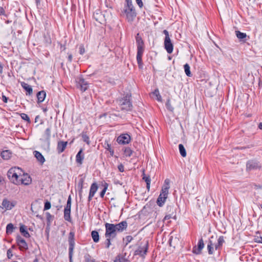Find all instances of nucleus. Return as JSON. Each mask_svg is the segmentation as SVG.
Returning a JSON list of instances; mask_svg holds the SVG:
<instances>
[{
	"label": "nucleus",
	"instance_id": "f257e3e1",
	"mask_svg": "<svg viewBox=\"0 0 262 262\" xmlns=\"http://www.w3.org/2000/svg\"><path fill=\"white\" fill-rule=\"evenodd\" d=\"M127 227V223L126 221H122L116 224L106 223L105 224V236L114 238L116 236L117 233L122 232L124 230H126Z\"/></svg>",
	"mask_w": 262,
	"mask_h": 262
},
{
	"label": "nucleus",
	"instance_id": "f03ea898",
	"mask_svg": "<svg viewBox=\"0 0 262 262\" xmlns=\"http://www.w3.org/2000/svg\"><path fill=\"white\" fill-rule=\"evenodd\" d=\"M21 169L18 167H12L7 172V176L10 181L16 185L19 184V178L21 174Z\"/></svg>",
	"mask_w": 262,
	"mask_h": 262
},
{
	"label": "nucleus",
	"instance_id": "7ed1b4c3",
	"mask_svg": "<svg viewBox=\"0 0 262 262\" xmlns=\"http://www.w3.org/2000/svg\"><path fill=\"white\" fill-rule=\"evenodd\" d=\"M131 95L127 94L123 98L117 100L121 110L129 111L132 110V104L130 101Z\"/></svg>",
	"mask_w": 262,
	"mask_h": 262
},
{
	"label": "nucleus",
	"instance_id": "20e7f679",
	"mask_svg": "<svg viewBox=\"0 0 262 262\" xmlns=\"http://www.w3.org/2000/svg\"><path fill=\"white\" fill-rule=\"evenodd\" d=\"M124 12L128 21H132L135 18L136 13L131 1L126 0V5L125 6Z\"/></svg>",
	"mask_w": 262,
	"mask_h": 262
},
{
	"label": "nucleus",
	"instance_id": "39448f33",
	"mask_svg": "<svg viewBox=\"0 0 262 262\" xmlns=\"http://www.w3.org/2000/svg\"><path fill=\"white\" fill-rule=\"evenodd\" d=\"M163 33L165 35L164 39V47L168 53L171 54L173 49V46L170 38L168 32L166 30L163 31Z\"/></svg>",
	"mask_w": 262,
	"mask_h": 262
},
{
	"label": "nucleus",
	"instance_id": "423d86ee",
	"mask_svg": "<svg viewBox=\"0 0 262 262\" xmlns=\"http://www.w3.org/2000/svg\"><path fill=\"white\" fill-rule=\"evenodd\" d=\"M71 198L70 195L68 197L67 205L64 209V219L66 221L69 222H72L71 217Z\"/></svg>",
	"mask_w": 262,
	"mask_h": 262
},
{
	"label": "nucleus",
	"instance_id": "0eeeda50",
	"mask_svg": "<svg viewBox=\"0 0 262 262\" xmlns=\"http://www.w3.org/2000/svg\"><path fill=\"white\" fill-rule=\"evenodd\" d=\"M148 243L147 241L142 242L141 245L135 251L136 255H139L142 257H144L146 254L148 249Z\"/></svg>",
	"mask_w": 262,
	"mask_h": 262
},
{
	"label": "nucleus",
	"instance_id": "6e6552de",
	"mask_svg": "<svg viewBox=\"0 0 262 262\" xmlns=\"http://www.w3.org/2000/svg\"><path fill=\"white\" fill-rule=\"evenodd\" d=\"M169 188L170 180L168 179H166L164 181V184L162 186V190L159 195L162 196L163 198L167 199Z\"/></svg>",
	"mask_w": 262,
	"mask_h": 262
},
{
	"label": "nucleus",
	"instance_id": "1a4fd4ad",
	"mask_svg": "<svg viewBox=\"0 0 262 262\" xmlns=\"http://www.w3.org/2000/svg\"><path fill=\"white\" fill-rule=\"evenodd\" d=\"M144 51V46L137 47V61L139 69L143 68L142 55Z\"/></svg>",
	"mask_w": 262,
	"mask_h": 262
},
{
	"label": "nucleus",
	"instance_id": "9d476101",
	"mask_svg": "<svg viewBox=\"0 0 262 262\" xmlns=\"http://www.w3.org/2000/svg\"><path fill=\"white\" fill-rule=\"evenodd\" d=\"M260 167L259 163L255 160L248 161L246 164V170L247 171L260 169Z\"/></svg>",
	"mask_w": 262,
	"mask_h": 262
},
{
	"label": "nucleus",
	"instance_id": "9b49d317",
	"mask_svg": "<svg viewBox=\"0 0 262 262\" xmlns=\"http://www.w3.org/2000/svg\"><path fill=\"white\" fill-rule=\"evenodd\" d=\"M131 140L130 136L128 134L120 135L117 139V142L120 144H128Z\"/></svg>",
	"mask_w": 262,
	"mask_h": 262
},
{
	"label": "nucleus",
	"instance_id": "f8f14e48",
	"mask_svg": "<svg viewBox=\"0 0 262 262\" xmlns=\"http://www.w3.org/2000/svg\"><path fill=\"white\" fill-rule=\"evenodd\" d=\"M16 241L18 246L19 247V249L21 251H24L28 249V244L20 235H17L16 238Z\"/></svg>",
	"mask_w": 262,
	"mask_h": 262
},
{
	"label": "nucleus",
	"instance_id": "ddd939ff",
	"mask_svg": "<svg viewBox=\"0 0 262 262\" xmlns=\"http://www.w3.org/2000/svg\"><path fill=\"white\" fill-rule=\"evenodd\" d=\"M31 182L32 179L30 176L27 173H24L20 175L18 185L23 184L28 185L31 184Z\"/></svg>",
	"mask_w": 262,
	"mask_h": 262
},
{
	"label": "nucleus",
	"instance_id": "4468645a",
	"mask_svg": "<svg viewBox=\"0 0 262 262\" xmlns=\"http://www.w3.org/2000/svg\"><path fill=\"white\" fill-rule=\"evenodd\" d=\"M77 87L79 88L82 92L85 91L88 88V83L84 79L81 77H79L77 79Z\"/></svg>",
	"mask_w": 262,
	"mask_h": 262
},
{
	"label": "nucleus",
	"instance_id": "2eb2a0df",
	"mask_svg": "<svg viewBox=\"0 0 262 262\" xmlns=\"http://www.w3.org/2000/svg\"><path fill=\"white\" fill-rule=\"evenodd\" d=\"M75 234L73 232H70L69 235V251H70V254H71L72 252H73V250L75 246V239H74Z\"/></svg>",
	"mask_w": 262,
	"mask_h": 262
},
{
	"label": "nucleus",
	"instance_id": "dca6fc26",
	"mask_svg": "<svg viewBox=\"0 0 262 262\" xmlns=\"http://www.w3.org/2000/svg\"><path fill=\"white\" fill-rule=\"evenodd\" d=\"M204 247V241L202 238L199 239V242L198 243V247L196 246L194 247L192 250V252L193 253L196 254H200L201 253L202 250L203 249Z\"/></svg>",
	"mask_w": 262,
	"mask_h": 262
},
{
	"label": "nucleus",
	"instance_id": "f3484780",
	"mask_svg": "<svg viewBox=\"0 0 262 262\" xmlns=\"http://www.w3.org/2000/svg\"><path fill=\"white\" fill-rule=\"evenodd\" d=\"M98 189V186L97 184L96 183H93L90 187V192H89V195L88 197V201L90 202L92 200L93 197L94 196L95 193L97 191Z\"/></svg>",
	"mask_w": 262,
	"mask_h": 262
},
{
	"label": "nucleus",
	"instance_id": "a211bd4d",
	"mask_svg": "<svg viewBox=\"0 0 262 262\" xmlns=\"http://www.w3.org/2000/svg\"><path fill=\"white\" fill-rule=\"evenodd\" d=\"M93 17L98 22L102 24L104 20V16L99 10H97L94 13Z\"/></svg>",
	"mask_w": 262,
	"mask_h": 262
},
{
	"label": "nucleus",
	"instance_id": "6ab92c4d",
	"mask_svg": "<svg viewBox=\"0 0 262 262\" xmlns=\"http://www.w3.org/2000/svg\"><path fill=\"white\" fill-rule=\"evenodd\" d=\"M84 159V154L83 153V149L81 148L78 151L76 156V161L77 164L81 165L83 163Z\"/></svg>",
	"mask_w": 262,
	"mask_h": 262
},
{
	"label": "nucleus",
	"instance_id": "aec40b11",
	"mask_svg": "<svg viewBox=\"0 0 262 262\" xmlns=\"http://www.w3.org/2000/svg\"><path fill=\"white\" fill-rule=\"evenodd\" d=\"M67 142L66 141H59L58 142L57 149L58 153L60 154L67 147Z\"/></svg>",
	"mask_w": 262,
	"mask_h": 262
},
{
	"label": "nucleus",
	"instance_id": "412c9836",
	"mask_svg": "<svg viewBox=\"0 0 262 262\" xmlns=\"http://www.w3.org/2000/svg\"><path fill=\"white\" fill-rule=\"evenodd\" d=\"M2 205L7 210L11 209L15 206V203L11 202L7 199H4L2 202Z\"/></svg>",
	"mask_w": 262,
	"mask_h": 262
},
{
	"label": "nucleus",
	"instance_id": "4be33fe9",
	"mask_svg": "<svg viewBox=\"0 0 262 262\" xmlns=\"http://www.w3.org/2000/svg\"><path fill=\"white\" fill-rule=\"evenodd\" d=\"M43 140L47 142L48 145L50 144V141L51 138V127H48L43 135Z\"/></svg>",
	"mask_w": 262,
	"mask_h": 262
},
{
	"label": "nucleus",
	"instance_id": "5701e85b",
	"mask_svg": "<svg viewBox=\"0 0 262 262\" xmlns=\"http://www.w3.org/2000/svg\"><path fill=\"white\" fill-rule=\"evenodd\" d=\"M34 155L35 157L36 158L37 161L41 164H43L44 162H45V159L44 157L42 156V155L38 151H34L33 152Z\"/></svg>",
	"mask_w": 262,
	"mask_h": 262
},
{
	"label": "nucleus",
	"instance_id": "b1692460",
	"mask_svg": "<svg viewBox=\"0 0 262 262\" xmlns=\"http://www.w3.org/2000/svg\"><path fill=\"white\" fill-rule=\"evenodd\" d=\"M46 93L44 91H41L37 93V102L38 103L42 102L46 97Z\"/></svg>",
	"mask_w": 262,
	"mask_h": 262
},
{
	"label": "nucleus",
	"instance_id": "393cba45",
	"mask_svg": "<svg viewBox=\"0 0 262 262\" xmlns=\"http://www.w3.org/2000/svg\"><path fill=\"white\" fill-rule=\"evenodd\" d=\"M19 230L24 237L29 238L30 236L29 233L27 230V227L25 225H21L20 226Z\"/></svg>",
	"mask_w": 262,
	"mask_h": 262
},
{
	"label": "nucleus",
	"instance_id": "a878e982",
	"mask_svg": "<svg viewBox=\"0 0 262 262\" xmlns=\"http://www.w3.org/2000/svg\"><path fill=\"white\" fill-rule=\"evenodd\" d=\"M142 179L146 182V188L148 189V190H149L150 188V178L149 176H146L145 174V173H144V171H143Z\"/></svg>",
	"mask_w": 262,
	"mask_h": 262
},
{
	"label": "nucleus",
	"instance_id": "bb28decb",
	"mask_svg": "<svg viewBox=\"0 0 262 262\" xmlns=\"http://www.w3.org/2000/svg\"><path fill=\"white\" fill-rule=\"evenodd\" d=\"M114 262H130L124 256L121 254L118 255L116 257Z\"/></svg>",
	"mask_w": 262,
	"mask_h": 262
},
{
	"label": "nucleus",
	"instance_id": "cd10ccee",
	"mask_svg": "<svg viewBox=\"0 0 262 262\" xmlns=\"http://www.w3.org/2000/svg\"><path fill=\"white\" fill-rule=\"evenodd\" d=\"M12 153L10 150H4L1 152V156L4 160H8L11 157Z\"/></svg>",
	"mask_w": 262,
	"mask_h": 262
},
{
	"label": "nucleus",
	"instance_id": "c85d7f7f",
	"mask_svg": "<svg viewBox=\"0 0 262 262\" xmlns=\"http://www.w3.org/2000/svg\"><path fill=\"white\" fill-rule=\"evenodd\" d=\"M21 85L28 93L29 95L32 93V89L28 84L25 83V82H22L21 83Z\"/></svg>",
	"mask_w": 262,
	"mask_h": 262
},
{
	"label": "nucleus",
	"instance_id": "c756f323",
	"mask_svg": "<svg viewBox=\"0 0 262 262\" xmlns=\"http://www.w3.org/2000/svg\"><path fill=\"white\" fill-rule=\"evenodd\" d=\"M133 153V150L130 147H126L123 149V155L126 157H130Z\"/></svg>",
	"mask_w": 262,
	"mask_h": 262
},
{
	"label": "nucleus",
	"instance_id": "7c9ffc66",
	"mask_svg": "<svg viewBox=\"0 0 262 262\" xmlns=\"http://www.w3.org/2000/svg\"><path fill=\"white\" fill-rule=\"evenodd\" d=\"M15 228L12 223L8 224L6 226V233L8 235L11 234Z\"/></svg>",
	"mask_w": 262,
	"mask_h": 262
},
{
	"label": "nucleus",
	"instance_id": "2f4dec72",
	"mask_svg": "<svg viewBox=\"0 0 262 262\" xmlns=\"http://www.w3.org/2000/svg\"><path fill=\"white\" fill-rule=\"evenodd\" d=\"M92 237L93 238V241L95 243H97L99 241V233L96 231H92L91 232Z\"/></svg>",
	"mask_w": 262,
	"mask_h": 262
},
{
	"label": "nucleus",
	"instance_id": "473e14b6",
	"mask_svg": "<svg viewBox=\"0 0 262 262\" xmlns=\"http://www.w3.org/2000/svg\"><path fill=\"white\" fill-rule=\"evenodd\" d=\"M136 40L137 47L144 46L143 40H142L141 37L139 35V33H138L136 36Z\"/></svg>",
	"mask_w": 262,
	"mask_h": 262
},
{
	"label": "nucleus",
	"instance_id": "72a5a7b5",
	"mask_svg": "<svg viewBox=\"0 0 262 262\" xmlns=\"http://www.w3.org/2000/svg\"><path fill=\"white\" fill-rule=\"evenodd\" d=\"M235 34L236 37L241 40H244V39H245L247 36L245 33L241 32L239 31H236Z\"/></svg>",
	"mask_w": 262,
	"mask_h": 262
},
{
	"label": "nucleus",
	"instance_id": "f704fd0d",
	"mask_svg": "<svg viewBox=\"0 0 262 262\" xmlns=\"http://www.w3.org/2000/svg\"><path fill=\"white\" fill-rule=\"evenodd\" d=\"M84 182V179L83 178H81L77 184V187L79 189V195L81 196V193L82 192V189H83V184Z\"/></svg>",
	"mask_w": 262,
	"mask_h": 262
},
{
	"label": "nucleus",
	"instance_id": "c9c22d12",
	"mask_svg": "<svg viewBox=\"0 0 262 262\" xmlns=\"http://www.w3.org/2000/svg\"><path fill=\"white\" fill-rule=\"evenodd\" d=\"M151 94L153 96H155L156 97V99L158 101H162V97L161 95L160 94L158 89L155 90L153 92H152Z\"/></svg>",
	"mask_w": 262,
	"mask_h": 262
},
{
	"label": "nucleus",
	"instance_id": "e433bc0d",
	"mask_svg": "<svg viewBox=\"0 0 262 262\" xmlns=\"http://www.w3.org/2000/svg\"><path fill=\"white\" fill-rule=\"evenodd\" d=\"M179 149L181 155L183 157H185L186 156V151L185 147L182 144L179 145Z\"/></svg>",
	"mask_w": 262,
	"mask_h": 262
},
{
	"label": "nucleus",
	"instance_id": "4c0bfd02",
	"mask_svg": "<svg viewBox=\"0 0 262 262\" xmlns=\"http://www.w3.org/2000/svg\"><path fill=\"white\" fill-rule=\"evenodd\" d=\"M213 243L211 239H210L209 243L207 245V249L209 254H212L213 253Z\"/></svg>",
	"mask_w": 262,
	"mask_h": 262
},
{
	"label": "nucleus",
	"instance_id": "58836bf2",
	"mask_svg": "<svg viewBox=\"0 0 262 262\" xmlns=\"http://www.w3.org/2000/svg\"><path fill=\"white\" fill-rule=\"evenodd\" d=\"M184 69L186 75L188 77H191L192 74L190 72V67L188 63H186L184 66Z\"/></svg>",
	"mask_w": 262,
	"mask_h": 262
},
{
	"label": "nucleus",
	"instance_id": "ea45409f",
	"mask_svg": "<svg viewBox=\"0 0 262 262\" xmlns=\"http://www.w3.org/2000/svg\"><path fill=\"white\" fill-rule=\"evenodd\" d=\"M166 200V199L163 198L162 196L159 195L157 199V203L159 206L162 207L165 203Z\"/></svg>",
	"mask_w": 262,
	"mask_h": 262
},
{
	"label": "nucleus",
	"instance_id": "a19ab883",
	"mask_svg": "<svg viewBox=\"0 0 262 262\" xmlns=\"http://www.w3.org/2000/svg\"><path fill=\"white\" fill-rule=\"evenodd\" d=\"M81 137L82 138L83 141L85 142L87 144L89 145L90 141L89 139V136L84 133H82L81 134Z\"/></svg>",
	"mask_w": 262,
	"mask_h": 262
},
{
	"label": "nucleus",
	"instance_id": "79ce46f5",
	"mask_svg": "<svg viewBox=\"0 0 262 262\" xmlns=\"http://www.w3.org/2000/svg\"><path fill=\"white\" fill-rule=\"evenodd\" d=\"M46 217L47 220L48 225H50L51 222L53 220L54 216L51 215L49 212H46Z\"/></svg>",
	"mask_w": 262,
	"mask_h": 262
},
{
	"label": "nucleus",
	"instance_id": "37998d69",
	"mask_svg": "<svg viewBox=\"0 0 262 262\" xmlns=\"http://www.w3.org/2000/svg\"><path fill=\"white\" fill-rule=\"evenodd\" d=\"M20 116H21V118L23 120L27 121L29 123L30 122V118H29V116H28V115H27L26 114L21 113L20 114Z\"/></svg>",
	"mask_w": 262,
	"mask_h": 262
},
{
	"label": "nucleus",
	"instance_id": "c03bdc74",
	"mask_svg": "<svg viewBox=\"0 0 262 262\" xmlns=\"http://www.w3.org/2000/svg\"><path fill=\"white\" fill-rule=\"evenodd\" d=\"M106 237V241H105V247H106V248L108 249V248H109L110 245H111V241L113 238H108V237Z\"/></svg>",
	"mask_w": 262,
	"mask_h": 262
},
{
	"label": "nucleus",
	"instance_id": "a18cd8bd",
	"mask_svg": "<svg viewBox=\"0 0 262 262\" xmlns=\"http://www.w3.org/2000/svg\"><path fill=\"white\" fill-rule=\"evenodd\" d=\"M51 205L50 202L46 201L45 203L44 210H47L51 208Z\"/></svg>",
	"mask_w": 262,
	"mask_h": 262
},
{
	"label": "nucleus",
	"instance_id": "49530a36",
	"mask_svg": "<svg viewBox=\"0 0 262 262\" xmlns=\"http://www.w3.org/2000/svg\"><path fill=\"white\" fill-rule=\"evenodd\" d=\"M217 243L220 245L222 246L223 243H225L224 237L223 236H220L217 239Z\"/></svg>",
	"mask_w": 262,
	"mask_h": 262
},
{
	"label": "nucleus",
	"instance_id": "de8ad7c7",
	"mask_svg": "<svg viewBox=\"0 0 262 262\" xmlns=\"http://www.w3.org/2000/svg\"><path fill=\"white\" fill-rule=\"evenodd\" d=\"M166 106L168 110H169L171 111H172L173 110V108L171 105L170 101L169 99L167 100V101L166 103Z\"/></svg>",
	"mask_w": 262,
	"mask_h": 262
},
{
	"label": "nucleus",
	"instance_id": "09e8293b",
	"mask_svg": "<svg viewBox=\"0 0 262 262\" xmlns=\"http://www.w3.org/2000/svg\"><path fill=\"white\" fill-rule=\"evenodd\" d=\"M106 149L108 151H109V152H110V154L112 156H113L114 150L112 149L111 145L109 144L108 143H107V144H106Z\"/></svg>",
	"mask_w": 262,
	"mask_h": 262
},
{
	"label": "nucleus",
	"instance_id": "8fccbe9b",
	"mask_svg": "<svg viewBox=\"0 0 262 262\" xmlns=\"http://www.w3.org/2000/svg\"><path fill=\"white\" fill-rule=\"evenodd\" d=\"M107 189V184H106L105 185L104 188L103 189V190L101 191V192L100 193V196L101 198H103Z\"/></svg>",
	"mask_w": 262,
	"mask_h": 262
},
{
	"label": "nucleus",
	"instance_id": "3c124183",
	"mask_svg": "<svg viewBox=\"0 0 262 262\" xmlns=\"http://www.w3.org/2000/svg\"><path fill=\"white\" fill-rule=\"evenodd\" d=\"M85 262H96L94 259L91 258L89 255L85 257Z\"/></svg>",
	"mask_w": 262,
	"mask_h": 262
},
{
	"label": "nucleus",
	"instance_id": "603ef678",
	"mask_svg": "<svg viewBox=\"0 0 262 262\" xmlns=\"http://www.w3.org/2000/svg\"><path fill=\"white\" fill-rule=\"evenodd\" d=\"M85 53V49L83 45H80L79 46V53L81 55H83Z\"/></svg>",
	"mask_w": 262,
	"mask_h": 262
},
{
	"label": "nucleus",
	"instance_id": "864d4df0",
	"mask_svg": "<svg viewBox=\"0 0 262 262\" xmlns=\"http://www.w3.org/2000/svg\"><path fill=\"white\" fill-rule=\"evenodd\" d=\"M175 217V215H173V214H167V215H166L164 217V220L165 221V220H169L170 219H172L173 217Z\"/></svg>",
	"mask_w": 262,
	"mask_h": 262
},
{
	"label": "nucleus",
	"instance_id": "5fc2aeb1",
	"mask_svg": "<svg viewBox=\"0 0 262 262\" xmlns=\"http://www.w3.org/2000/svg\"><path fill=\"white\" fill-rule=\"evenodd\" d=\"M118 169L120 172H123L124 171V166L120 164L118 166Z\"/></svg>",
	"mask_w": 262,
	"mask_h": 262
},
{
	"label": "nucleus",
	"instance_id": "6e6d98bb",
	"mask_svg": "<svg viewBox=\"0 0 262 262\" xmlns=\"http://www.w3.org/2000/svg\"><path fill=\"white\" fill-rule=\"evenodd\" d=\"M136 2L140 8H142L143 6L142 0H136Z\"/></svg>",
	"mask_w": 262,
	"mask_h": 262
},
{
	"label": "nucleus",
	"instance_id": "4d7b16f0",
	"mask_svg": "<svg viewBox=\"0 0 262 262\" xmlns=\"http://www.w3.org/2000/svg\"><path fill=\"white\" fill-rule=\"evenodd\" d=\"M7 256L9 258H10L12 256V251L10 249L7 251Z\"/></svg>",
	"mask_w": 262,
	"mask_h": 262
},
{
	"label": "nucleus",
	"instance_id": "13d9d810",
	"mask_svg": "<svg viewBox=\"0 0 262 262\" xmlns=\"http://www.w3.org/2000/svg\"><path fill=\"white\" fill-rule=\"evenodd\" d=\"M0 15H5V11L2 7H0Z\"/></svg>",
	"mask_w": 262,
	"mask_h": 262
},
{
	"label": "nucleus",
	"instance_id": "bf43d9fd",
	"mask_svg": "<svg viewBox=\"0 0 262 262\" xmlns=\"http://www.w3.org/2000/svg\"><path fill=\"white\" fill-rule=\"evenodd\" d=\"M255 241L257 243H262V237H257Z\"/></svg>",
	"mask_w": 262,
	"mask_h": 262
},
{
	"label": "nucleus",
	"instance_id": "052dcab7",
	"mask_svg": "<svg viewBox=\"0 0 262 262\" xmlns=\"http://www.w3.org/2000/svg\"><path fill=\"white\" fill-rule=\"evenodd\" d=\"M126 241H127V242L129 243L132 240L133 237L129 235V236H127L126 237Z\"/></svg>",
	"mask_w": 262,
	"mask_h": 262
},
{
	"label": "nucleus",
	"instance_id": "680f3d73",
	"mask_svg": "<svg viewBox=\"0 0 262 262\" xmlns=\"http://www.w3.org/2000/svg\"><path fill=\"white\" fill-rule=\"evenodd\" d=\"M73 253V252H72L71 254H70V251H69V259H70V262H72Z\"/></svg>",
	"mask_w": 262,
	"mask_h": 262
},
{
	"label": "nucleus",
	"instance_id": "e2e57ef3",
	"mask_svg": "<svg viewBox=\"0 0 262 262\" xmlns=\"http://www.w3.org/2000/svg\"><path fill=\"white\" fill-rule=\"evenodd\" d=\"M214 247H215V248L216 250L220 249L222 247V246L221 245H220L218 243H217L214 245Z\"/></svg>",
	"mask_w": 262,
	"mask_h": 262
},
{
	"label": "nucleus",
	"instance_id": "0e129e2a",
	"mask_svg": "<svg viewBox=\"0 0 262 262\" xmlns=\"http://www.w3.org/2000/svg\"><path fill=\"white\" fill-rule=\"evenodd\" d=\"M68 60L70 62H71L72 60L73 56L71 54H69L68 55Z\"/></svg>",
	"mask_w": 262,
	"mask_h": 262
},
{
	"label": "nucleus",
	"instance_id": "69168bd1",
	"mask_svg": "<svg viewBox=\"0 0 262 262\" xmlns=\"http://www.w3.org/2000/svg\"><path fill=\"white\" fill-rule=\"evenodd\" d=\"M2 98H3V101L4 102H5V103L7 102L8 98L5 96L3 95V97H2Z\"/></svg>",
	"mask_w": 262,
	"mask_h": 262
},
{
	"label": "nucleus",
	"instance_id": "338daca9",
	"mask_svg": "<svg viewBox=\"0 0 262 262\" xmlns=\"http://www.w3.org/2000/svg\"><path fill=\"white\" fill-rule=\"evenodd\" d=\"M3 67L2 65V64L0 63V74H2L3 73Z\"/></svg>",
	"mask_w": 262,
	"mask_h": 262
},
{
	"label": "nucleus",
	"instance_id": "774afa93",
	"mask_svg": "<svg viewBox=\"0 0 262 262\" xmlns=\"http://www.w3.org/2000/svg\"><path fill=\"white\" fill-rule=\"evenodd\" d=\"M258 128L260 129H262V122L258 124Z\"/></svg>",
	"mask_w": 262,
	"mask_h": 262
}]
</instances>
